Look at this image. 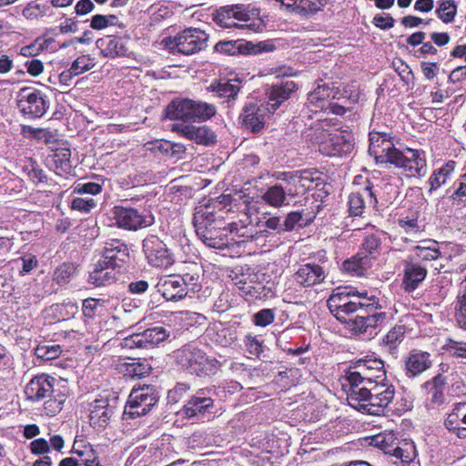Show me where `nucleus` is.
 <instances>
[{"mask_svg":"<svg viewBox=\"0 0 466 466\" xmlns=\"http://www.w3.org/2000/svg\"><path fill=\"white\" fill-rule=\"evenodd\" d=\"M406 328L404 325H395L383 338V343L390 350L396 349L404 339Z\"/></svg>","mask_w":466,"mask_h":466,"instance_id":"nucleus-44","label":"nucleus"},{"mask_svg":"<svg viewBox=\"0 0 466 466\" xmlns=\"http://www.w3.org/2000/svg\"><path fill=\"white\" fill-rule=\"evenodd\" d=\"M158 399V393L152 385L134 387L124 410V419H136L147 415L157 403Z\"/></svg>","mask_w":466,"mask_h":466,"instance_id":"nucleus-2","label":"nucleus"},{"mask_svg":"<svg viewBox=\"0 0 466 466\" xmlns=\"http://www.w3.org/2000/svg\"><path fill=\"white\" fill-rule=\"evenodd\" d=\"M445 384L446 379L441 374L436 375L431 381L425 383L428 400L433 406H439L443 402Z\"/></svg>","mask_w":466,"mask_h":466,"instance_id":"nucleus-32","label":"nucleus"},{"mask_svg":"<svg viewBox=\"0 0 466 466\" xmlns=\"http://www.w3.org/2000/svg\"><path fill=\"white\" fill-rule=\"evenodd\" d=\"M457 13V6L454 0H441L439 8L436 10L438 17L443 23H451L453 21Z\"/></svg>","mask_w":466,"mask_h":466,"instance_id":"nucleus-45","label":"nucleus"},{"mask_svg":"<svg viewBox=\"0 0 466 466\" xmlns=\"http://www.w3.org/2000/svg\"><path fill=\"white\" fill-rule=\"evenodd\" d=\"M352 145L340 132L329 133L319 143V151L329 157L339 156L351 150Z\"/></svg>","mask_w":466,"mask_h":466,"instance_id":"nucleus-23","label":"nucleus"},{"mask_svg":"<svg viewBox=\"0 0 466 466\" xmlns=\"http://www.w3.org/2000/svg\"><path fill=\"white\" fill-rule=\"evenodd\" d=\"M185 282L180 275L165 276L158 279L156 288L163 298L170 301H177L185 298L187 291L185 290Z\"/></svg>","mask_w":466,"mask_h":466,"instance_id":"nucleus-19","label":"nucleus"},{"mask_svg":"<svg viewBox=\"0 0 466 466\" xmlns=\"http://www.w3.org/2000/svg\"><path fill=\"white\" fill-rule=\"evenodd\" d=\"M109 300L88 298L83 300L82 311L85 317L93 319L96 316L103 315L106 309Z\"/></svg>","mask_w":466,"mask_h":466,"instance_id":"nucleus-36","label":"nucleus"},{"mask_svg":"<svg viewBox=\"0 0 466 466\" xmlns=\"http://www.w3.org/2000/svg\"><path fill=\"white\" fill-rule=\"evenodd\" d=\"M214 400L207 395V390L201 389L184 405L180 413L187 419H203L206 413H210Z\"/></svg>","mask_w":466,"mask_h":466,"instance_id":"nucleus-14","label":"nucleus"},{"mask_svg":"<svg viewBox=\"0 0 466 466\" xmlns=\"http://www.w3.org/2000/svg\"><path fill=\"white\" fill-rule=\"evenodd\" d=\"M245 346L247 348V350L253 356L258 357L260 353L262 352V345L261 343L257 339L256 337L251 335H247L245 337Z\"/></svg>","mask_w":466,"mask_h":466,"instance_id":"nucleus-64","label":"nucleus"},{"mask_svg":"<svg viewBox=\"0 0 466 466\" xmlns=\"http://www.w3.org/2000/svg\"><path fill=\"white\" fill-rule=\"evenodd\" d=\"M228 229L231 234H235L240 238H243L242 241H245L246 239H255V235L253 233L252 228H248V226H238V223L233 222L228 224Z\"/></svg>","mask_w":466,"mask_h":466,"instance_id":"nucleus-60","label":"nucleus"},{"mask_svg":"<svg viewBox=\"0 0 466 466\" xmlns=\"http://www.w3.org/2000/svg\"><path fill=\"white\" fill-rule=\"evenodd\" d=\"M230 278L232 279L234 285L245 292H250V289L253 288L252 284L254 283V276L249 273V268L247 269L246 273H244L242 269H236L232 271Z\"/></svg>","mask_w":466,"mask_h":466,"instance_id":"nucleus-42","label":"nucleus"},{"mask_svg":"<svg viewBox=\"0 0 466 466\" xmlns=\"http://www.w3.org/2000/svg\"><path fill=\"white\" fill-rule=\"evenodd\" d=\"M395 389L394 386L386 391L373 394L369 397L367 400L361 401L360 406H353L360 411L366 412L370 415L384 414L385 409L394 399Z\"/></svg>","mask_w":466,"mask_h":466,"instance_id":"nucleus-22","label":"nucleus"},{"mask_svg":"<svg viewBox=\"0 0 466 466\" xmlns=\"http://www.w3.org/2000/svg\"><path fill=\"white\" fill-rule=\"evenodd\" d=\"M456 163L454 161H449L444 166L434 170L429 178L430 189L429 192L436 190L446 183V181L451 177Z\"/></svg>","mask_w":466,"mask_h":466,"instance_id":"nucleus-35","label":"nucleus"},{"mask_svg":"<svg viewBox=\"0 0 466 466\" xmlns=\"http://www.w3.org/2000/svg\"><path fill=\"white\" fill-rule=\"evenodd\" d=\"M298 177L299 178V184L300 183L301 188L304 193L307 190H309L313 187V183L319 179V177H314V175H318L317 172H312L310 170H303L297 172Z\"/></svg>","mask_w":466,"mask_h":466,"instance_id":"nucleus-57","label":"nucleus"},{"mask_svg":"<svg viewBox=\"0 0 466 466\" xmlns=\"http://www.w3.org/2000/svg\"><path fill=\"white\" fill-rule=\"evenodd\" d=\"M169 337V331L164 327H154L147 329L141 333L133 334L129 339H126V345L133 348H147L157 345Z\"/></svg>","mask_w":466,"mask_h":466,"instance_id":"nucleus-20","label":"nucleus"},{"mask_svg":"<svg viewBox=\"0 0 466 466\" xmlns=\"http://www.w3.org/2000/svg\"><path fill=\"white\" fill-rule=\"evenodd\" d=\"M116 224L122 228L137 230L153 224V218L146 216L133 208L115 207L113 211Z\"/></svg>","mask_w":466,"mask_h":466,"instance_id":"nucleus-12","label":"nucleus"},{"mask_svg":"<svg viewBox=\"0 0 466 466\" xmlns=\"http://www.w3.org/2000/svg\"><path fill=\"white\" fill-rule=\"evenodd\" d=\"M197 235L203 242L213 248H222L226 243L219 235V228L217 224H207L202 218L201 211H198L193 219Z\"/></svg>","mask_w":466,"mask_h":466,"instance_id":"nucleus-18","label":"nucleus"},{"mask_svg":"<svg viewBox=\"0 0 466 466\" xmlns=\"http://www.w3.org/2000/svg\"><path fill=\"white\" fill-rule=\"evenodd\" d=\"M44 411L47 416L53 417L57 414L63 408V404L66 400L65 395L57 394L48 397L44 400Z\"/></svg>","mask_w":466,"mask_h":466,"instance_id":"nucleus-46","label":"nucleus"},{"mask_svg":"<svg viewBox=\"0 0 466 466\" xmlns=\"http://www.w3.org/2000/svg\"><path fill=\"white\" fill-rule=\"evenodd\" d=\"M392 454L400 459L401 462L409 463L414 459L415 446L413 443L406 442L401 447H396Z\"/></svg>","mask_w":466,"mask_h":466,"instance_id":"nucleus-52","label":"nucleus"},{"mask_svg":"<svg viewBox=\"0 0 466 466\" xmlns=\"http://www.w3.org/2000/svg\"><path fill=\"white\" fill-rule=\"evenodd\" d=\"M370 258L363 253H358L352 258L345 260L342 264L343 269L353 276H363L370 268Z\"/></svg>","mask_w":466,"mask_h":466,"instance_id":"nucleus-33","label":"nucleus"},{"mask_svg":"<svg viewBox=\"0 0 466 466\" xmlns=\"http://www.w3.org/2000/svg\"><path fill=\"white\" fill-rule=\"evenodd\" d=\"M55 378L46 374H41L31 379L24 391L26 400L33 402H39L51 397V394L55 392Z\"/></svg>","mask_w":466,"mask_h":466,"instance_id":"nucleus-15","label":"nucleus"},{"mask_svg":"<svg viewBox=\"0 0 466 466\" xmlns=\"http://www.w3.org/2000/svg\"><path fill=\"white\" fill-rule=\"evenodd\" d=\"M118 18L114 15H96L91 18L90 27L95 30H101L110 25H116Z\"/></svg>","mask_w":466,"mask_h":466,"instance_id":"nucleus-51","label":"nucleus"},{"mask_svg":"<svg viewBox=\"0 0 466 466\" xmlns=\"http://www.w3.org/2000/svg\"><path fill=\"white\" fill-rule=\"evenodd\" d=\"M345 92H341L338 87L323 83L319 84L317 87L309 93L307 106L309 111L317 113L318 111H327L331 100H339L346 97Z\"/></svg>","mask_w":466,"mask_h":466,"instance_id":"nucleus-8","label":"nucleus"},{"mask_svg":"<svg viewBox=\"0 0 466 466\" xmlns=\"http://www.w3.org/2000/svg\"><path fill=\"white\" fill-rule=\"evenodd\" d=\"M241 47L242 44L236 41H220L216 44L214 49L218 53L235 55L240 52Z\"/></svg>","mask_w":466,"mask_h":466,"instance_id":"nucleus-58","label":"nucleus"},{"mask_svg":"<svg viewBox=\"0 0 466 466\" xmlns=\"http://www.w3.org/2000/svg\"><path fill=\"white\" fill-rule=\"evenodd\" d=\"M267 113L268 109L266 106L251 103L243 108L240 117L247 128L252 132H258L264 127Z\"/></svg>","mask_w":466,"mask_h":466,"instance_id":"nucleus-27","label":"nucleus"},{"mask_svg":"<svg viewBox=\"0 0 466 466\" xmlns=\"http://www.w3.org/2000/svg\"><path fill=\"white\" fill-rule=\"evenodd\" d=\"M18 260H20L22 263V268L20 270V275L22 276L30 273L38 266L36 256L30 253L23 255L18 258Z\"/></svg>","mask_w":466,"mask_h":466,"instance_id":"nucleus-62","label":"nucleus"},{"mask_svg":"<svg viewBox=\"0 0 466 466\" xmlns=\"http://www.w3.org/2000/svg\"><path fill=\"white\" fill-rule=\"evenodd\" d=\"M403 271L402 286L408 292L415 290L427 275V270L424 267L412 262H406Z\"/></svg>","mask_w":466,"mask_h":466,"instance_id":"nucleus-30","label":"nucleus"},{"mask_svg":"<svg viewBox=\"0 0 466 466\" xmlns=\"http://www.w3.org/2000/svg\"><path fill=\"white\" fill-rule=\"evenodd\" d=\"M194 100L189 98H176L166 107V116L170 120L193 122Z\"/></svg>","mask_w":466,"mask_h":466,"instance_id":"nucleus-24","label":"nucleus"},{"mask_svg":"<svg viewBox=\"0 0 466 466\" xmlns=\"http://www.w3.org/2000/svg\"><path fill=\"white\" fill-rule=\"evenodd\" d=\"M208 35L198 28H186L174 37L165 38L163 42L169 52L192 55L206 48Z\"/></svg>","mask_w":466,"mask_h":466,"instance_id":"nucleus-3","label":"nucleus"},{"mask_svg":"<svg viewBox=\"0 0 466 466\" xmlns=\"http://www.w3.org/2000/svg\"><path fill=\"white\" fill-rule=\"evenodd\" d=\"M95 66L94 59L88 55H82L78 56L71 64L70 69L76 76H79Z\"/></svg>","mask_w":466,"mask_h":466,"instance_id":"nucleus-49","label":"nucleus"},{"mask_svg":"<svg viewBox=\"0 0 466 466\" xmlns=\"http://www.w3.org/2000/svg\"><path fill=\"white\" fill-rule=\"evenodd\" d=\"M117 274L116 268L109 267L98 259L89 273V282L97 287L107 286L117 279Z\"/></svg>","mask_w":466,"mask_h":466,"instance_id":"nucleus-28","label":"nucleus"},{"mask_svg":"<svg viewBox=\"0 0 466 466\" xmlns=\"http://www.w3.org/2000/svg\"><path fill=\"white\" fill-rule=\"evenodd\" d=\"M129 40L122 37H114L107 35L96 41V46L100 48L104 56L115 58L116 56H126L128 55Z\"/></svg>","mask_w":466,"mask_h":466,"instance_id":"nucleus-25","label":"nucleus"},{"mask_svg":"<svg viewBox=\"0 0 466 466\" xmlns=\"http://www.w3.org/2000/svg\"><path fill=\"white\" fill-rule=\"evenodd\" d=\"M239 89L238 85L231 84L229 81L219 82L208 87V90L216 93L217 96L228 98V103L236 99Z\"/></svg>","mask_w":466,"mask_h":466,"instance_id":"nucleus-38","label":"nucleus"},{"mask_svg":"<svg viewBox=\"0 0 466 466\" xmlns=\"http://www.w3.org/2000/svg\"><path fill=\"white\" fill-rule=\"evenodd\" d=\"M286 5L288 8H292L293 11L309 15H314L320 11L326 5L327 0H276Z\"/></svg>","mask_w":466,"mask_h":466,"instance_id":"nucleus-31","label":"nucleus"},{"mask_svg":"<svg viewBox=\"0 0 466 466\" xmlns=\"http://www.w3.org/2000/svg\"><path fill=\"white\" fill-rule=\"evenodd\" d=\"M286 196H288L285 187L275 185L267 189L263 194L262 199L274 208H280L285 204Z\"/></svg>","mask_w":466,"mask_h":466,"instance_id":"nucleus-39","label":"nucleus"},{"mask_svg":"<svg viewBox=\"0 0 466 466\" xmlns=\"http://www.w3.org/2000/svg\"><path fill=\"white\" fill-rule=\"evenodd\" d=\"M390 164L402 168L408 177H423L427 171L426 159L423 152L406 148L404 151L394 153Z\"/></svg>","mask_w":466,"mask_h":466,"instance_id":"nucleus-7","label":"nucleus"},{"mask_svg":"<svg viewBox=\"0 0 466 466\" xmlns=\"http://www.w3.org/2000/svg\"><path fill=\"white\" fill-rule=\"evenodd\" d=\"M18 108L31 118L41 117L48 108V102L38 90L24 88L19 94Z\"/></svg>","mask_w":466,"mask_h":466,"instance_id":"nucleus-11","label":"nucleus"},{"mask_svg":"<svg viewBox=\"0 0 466 466\" xmlns=\"http://www.w3.org/2000/svg\"><path fill=\"white\" fill-rule=\"evenodd\" d=\"M217 110L214 105L194 100L193 122H204L215 116Z\"/></svg>","mask_w":466,"mask_h":466,"instance_id":"nucleus-41","label":"nucleus"},{"mask_svg":"<svg viewBox=\"0 0 466 466\" xmlns=\"http://www.w3.org/2000/svg\"><path fill=\"white\" fill-rule=\"evenodd\" d=\"M285 177H286L284 179L287 181V186L285 189L288 196L294 197L304 193V191L301 188L300 183L299 184V181H297L299 180L297 172L285 174Z\"/></svg>","mask_w":466,"mask_h":466,"instance_id":"nucleus-56","label":"nucleus"},{"mask_svg":"<svg viewBox=\"0 0 466 466\" xmlns=\"http://www.w3.org/2000/svg\"><path fill=\"white\" fill-rule=\"evenodd\" d=\"M75 271L76 268L73 264L63 263L54 271L53 279L59 285L68 283Z\"/></svg>","mask_w":466,"mask_h":466,"instance_id":"nucleus-47","label":"nucleus"},{"mask_svg":"<svg viewBox=\"0 0 466 466\" xmlns=\"http://www.w3.org/2000/svg\"><path fill=\"white\" fill-rule=\"evenodd\" d=\"M431 366L430 353L420 350L411 351L405 361L406 373L409 377L420 375Z\"/></svg>","mask_w":466,"mask_h":466,"instance_id":"nucleus-29","label":"nucleus"},{"mask_svg":"<svg viewBox=\"0 0 466 466\" xmlns=\"http://www.w3.org/2000/svg\"><path fill=\"white\" fill-rule=\"evenodd\" d=\"M398 151L399 149L395 147L390 134L377 131L370 133L369 154L374 157L377 163L390 164L393 159L391 157Z\"/></svg>","mask_w":466,"mask_h":466,"instance_id":"nucleus-10","label":"nucleus"},{"mask_svg":"<svg viewBox=\"0 0 466 466\" xmlns=\"http://www.w3.org/2000/svg\"><path fill=\"white\" fill-rule=\"evenodd\" d=\"M328 308L331 314L345 329L356 334L369 333L388 320L386 312L381 311L375 296L358 290L342 291L329 296Z\"/></svg>","mask_w":466,"mask_h":466,"instance_id":"nucleus-1","label":"nucleus"},{"mask_svg":"<svg viewBox=\"0 0 466 466\" xmlns=\"http://www.w3.org/2000/svg\"><path fill=\"white\" fill-rule=\"evenodd\" d=\"M258 16L259 10L250 5H228L216 10L214 21L222 27L231 28L238 26V22L254 21Z\"/></svg>","mask_w":466,"mask_h":466,"instance_id":"nucleus-5","label":"nucleus"},{"mask_svg":"<svg viewBox=\"0 0 466 466\" xmlns=\"http://www.w3.org/2000/svg\"><path fill=\"white\" fill-rule=\"evenodd\" d=\"M275 319L273 309H264L254 314L253 321L256 326L266 327L272 323Z\"/></svg>","mask_w":466,"mask_h":466,"instance_id":"nucleus-59","label":"nucleus"},{"mask_svg":"<svg viewBox=\"0 0 466 466\" xmlns=\"http://www.w3.org/2000/svg\"><path fill=\"white\" fill-rule=\"evenodd\" d=\"M60 354V346H38L35 349V355L44 360H53L59 356Z\"/></svg>","mask_w":466,"mask_h":466,"instance_id":"nucleus-61","label":"nucleus"},{"mask_svg":"<svg viewBox=\"0 0 466 466\" xmlns=\"http://www.w3.org/2000/svg\"><path fill=\"white\" fill-rule=\"evenodd\" d=\"M393 387L392 384L387 381L386 377L383 380H375L372 381H366L361 386L350 387L348 393V400L351 406H360L361 401L373 394L386 391Z\"/></svg>","mask_w":466,"mask_h":466,"instance_id":"nucleus-13","label":"nucleus"},{"mask_svg":"<svg viewBox=\"0 0 466 466\" xmlns=\"http://www.w3.org/2000/svg\"><path fill=\"white\" fill-rule=\"evenodd\" d=\"M369 198L370 203L376 204L377 199L371 189L366 187L362 193H351L349 197L350 212L352 216H360L365 208V198Z\"/></svg>","mask_w":466,"mask_h":466,"instance_id":"nucleus-34","label":"nucleus"},{"mask_svg":"<svg viewBox=\"0 0 466 466\" xmlns=\"http://www.w3.org/2000/svg\"><path fill=\"white\" fill-rule=\"evenodd\" d=\"M373 25L382 30H388L394 26L395 20L390 15L378 14L373 17Z\"/></svg>","mask_w":466,"mask_h":466,"instance_id":"nucleus-63","label":"nucleus"},{"mask_svg":"<svg viewBox=\"0 0 466 466\" xmlns=\"http://www.w3.org/2000/svg\"><path fill=\"white\" fill-rule=\"evenodd\" d=\"M96 207V201L90 197L75 198L71 202V208L82 213H89Z\"/></svg>","mask_w":466,"mask_h":466,"instance_id":"nucleus-55","label":"nucleus"},{"mask_svg":"<svg viewBox=\"0 0 466 466\" xmlns=\"http://www.w3.org/2000/svg\"><path fill=\"white\" fill-rule=\"evenodd\" d=\"M115 412V408H107L103 410H91V424L98 427H105Z\"/></svg>","mask_w":466,"mask_h":466,"instance_id":"nucleus-50","label":"nucleus"},{"mask_svg":"<svg viewBox=\"0 0 466 466\" xmlns=\"http://www.w3.org/2000/svg\"><path fill=\"white\" fill-rule=\"evenodd\" d=\"M295 88L296 84L292 80L281 81L279 85H273L268 92V100L266 106L268 113H274L284 101L289 99Z\"/></svg>","mask_w":466,"mask_h":466,"instance_id":"nucleus-26","label":"nucleus"},{"mask_svg":"<svg viewBox=\"0 0 466 466\" xmlns=\"http://www.w3.org/2000/svg\"><path fill=\"white\" fill-rule=\"evenodd\" d=\"M455 318L460 328L466 329V275L464 278L462 290L457 298Z\"/></svg>","mask_w":466,"mask_h":466,"instance_id":"nucleus-43","label":"nucleus"},{"mask_svg":"<svg viewBox=\"0 0 466 466\" xmlns=\"http://www.w3.org/2000/svg\"><path fill=\"white\" fill-rule=\"evenodd\" d=\"M142 248L148 264L154 268H167L175 262L174 254L157 236H147Z\"/></svg>","mask_w":466,"mask_h":466,"instance_id":"nucleus-6","label":"nucleus"},{"mask_svg":"<svg viewBox=\"0 0 466 466\" xmlns=\"http://www.w3.org/2000/svg\"><path fill=\"white\" fill-rule=\"evenodd\" d=\"M172 131L203 146H210L217 141L216 134L207 126L174 124L172 126Z\"/></svg>","mask_w":466,"mask_h":466,"instance_id":"nucleus-17","label":"nucleus"},{"mask_svg":"<svg viewBox=\"0 0 466 466\" xmlns=\"http://www.w3.org/2000/svg\"><path fill=\"white\" fill-rule=\"evenodd\" d=\"M71 152L68 148H57L54 152L53 161L56 166V172L59 175L68 173L71 169Z\"/></svg>","mask_w":466,"mask_h":466,"instance_id":"nucleus-40","label":"nucleus"},{"mask_svg":"<svg viewBox=\"0 0 466 466\" xmlns=\"http://www.w3.org/2000/svg\"><path fill=\"white\" fill-rule=\"evenodd\" d=\"M326 273L324 268L316 263L300 265L293 274L294 281L304 288H309L324 281Z\"/></svg>","mask_w":466,"mask_h":466,"instance_id":"nucleus-21","label":"nucleus"},{"mask_svg":"<svg viewBox=\"0 0 466 466\" xmlns=\"http://www.w3.org/2000/svg\"><path fill=\"white\" fill-rule=\"evenodd\" d=\"M177 363L190 373L201 375L206 373L208 360L205 353L193 345H186L176 353Z\"/></svg>","mask_w":466,"mask_h":466,"instance_id":"nucleus-9","label":"nucleus"},{"mask_svg":"<svg viewBox=\"0 0 466 466\" xmlns=\"http://www.w3.org/2000/svg\"><path fill=\"white\" fill-rule=\"evenodd\" d=\"M150 368L147 364L140 362H130L125 364V372L132 378H142L149 374Z\"/></svg>","mask_w":466,"mask_h":466,"instance_id":"nucleus-53","label":"nucleus"},{"mask_svg":"<svg viewBox=\"0 0 466 466\" xmlns=\"http://www.w3.org/2000/svg\"><path fill=\"white\" fill-rule=\"evenodd\" d=\"M129 259L127 246L118 239H112L105 244L99 260L116 269L122 268Z\"/></svg>","mask_w":466,"mask_h":466,"instance_id":"nucleus-16","label":"nucleus"},{"mask_svg":"<svg viewBox=\"0 0 466 466\" xmlns=\"http://www.w3.org/2000/svg\"><path fill=\"white\" fill-rule=\"evenodd\" d=\"M443 350L454 357L466 359V342L448 339L443 345Z\"/></svg>","mask_w":466,"mask_h":466,"instance_id":"nucleus-54","label":"nucleus"},{"mask_svg":"<svg viewBox=\"0 0 466 466\" xmlns=\"http://www.w3.org/2000/svg\"><path fill=\"white\" fill-rule=\"evenodd\" d=\"M381 241L377 235H369L365 238L362 243L363 255H368L370 259L376 258L380 253Z\"/></svg>","mask_w":466,"mask_h":466,"instance_id":"nucleus-48","label":"nucleus"},{"mask_svg":"<svg viewBox=\"0 0 466 466\" xmlns=\"http://www.w3.org/2000/svg\"><path fill=\"white\" fill-rule=\"evenodd\" d=\"M386 377L384 363L380 359L366 356L354 362L346 373L345 379L350 387L361 386L366 381L383 380Z\"/></svg>","mask_w":466,"mask_h":466,"instance_id":"nucleus-4","label":"nucleus"},{"mask_svg":"<svg viewBox=\"0 0 466 466\" xmlns=\"http://www.w3.org/2000/svg\"><path fill=\"white\" fill-rule=\"evenodd\" d=\"M437 246V242L435 241L424 240L420 245L414 248L415 255L422 261L435 260L441 256Z\"/></svg>","mask_w":466,"mask_h":466,"instance_id":"nucleus-37","label":"nucleus"}]
</instances>
